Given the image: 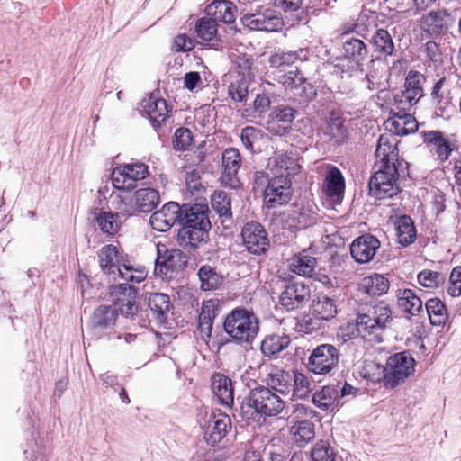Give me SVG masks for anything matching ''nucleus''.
Instances as JSON below:
<instances>
[{
  "instance_id": "1",
  "label": "nucleus",
  "mask_w": 461,
  "mask_h": 461,
  "mask_svg": "<svg viewBox=\"0 0 461 461\" xmlns=\"http://www.w3.org/2000/svg\"><path fill=\"white\" fill-rule=\"evenodd\" d=\"M111 296L113 305L97 307L90 319V329L93 335L100 338L101 332L115 324L117 312L125 317H132L138 312L136 303L137 289L129 284L112 286Z\"/></svg>"
},
{
  "instance_id": "2",
  "label": "nucleus",
  "mask_w": 461,
  "mask_h": 461,
  "mask_svg": "<svg viewBox=\"0 0 461 461\" xmlns=\"http://www.w3.org/2000/svg\"><path fill=\"white\" fill-rule=\"evenodd\" d=\"M285 407V401L267 386H258L250 391L247 402L241 406L243 417L258 424L267 418L277 417Z\"/></svg>"
},
{
  "instance_id": "3",
  "label": "nucleus",
  "mask_w": 461,
  "mask_h": 461,
  "mask_svg": "<svg viewBox=\"0 0 461 461\" xmlns=\"http://www.w3.org/2000/svg\"><path fill=\"white\" fill-rule=\"evenodd\" d=\"M393 320L390 306L385 302H379L371 305L366 312L357 316V331L365 339L380 343L384 340L385 330Z\"/></svg>"
},
{
  "instance_id": "4",
  "label": "nucleus",
  "mask_w": 461,
  "mask_h": 461,
  "mask_svg": "<svg viewBox=\"0 0 461 461\" xmlns=\"http://www.w3.org/2000/svg\"><path fill=\"white\" fill-rule=\"evenodd\" d=\"M224 330L239 344H249L259 330L256 315L244 308L232 310L224 321Z\"/></svg>"
},
{
  "instance_id": "5",
  "label": "nucleus",
  "mask_w": 461,
  "mask_h": 461,
  "mask_svg": "<svg viewBox=\"0 0 461 461\" xmlns=\"http://www.w3.org/2000/svg\"><path fill=\"white\" fill-rule=\"evenodd\" d=\"M398 166H379L369 180V194L376 199L391 198L400 191Z\"/></svg>"
},
{
  "instance_id": "6",
  "label": "nucleus",
  "mask_w": 461,
  "mask_h": 461,
  "mask_svg": "<svg viewBox=\"0 0 461 461\" xmlns=\"http://www.w3.org/2000/svg\"><path fill=\"white\" fill-rule=\"evenodd\" d=\"M415 372V360L408 351L395 353L386 361L385 387L393 389L412 375Z\"/></svg>"
},
{
  "instance_id": "7",
  "label": "nucleus",
  "mask_w": 461,
  "mask_h": 461,
  "mask_svg": "<svg viewBox=\"0 0 461 461\" xmlns=\"http://www.w3.org/2000/svg\"><path fill=\"white\" fill-rule=\"evenodd\" d=\"M149 176V167L144 163L136 162L115 167L112 173V183L114 188L131 192L137 187L139 181Z\"/></svg>"
},
{
  "instance_id": "8",
  "label": "nucleus",
  "mask_w": 461,
  "mask_h": 461,
  "mask_svg": "<svg viewBox=\"0 0 461 461\" xmlns=\"http://www.w3.org/2000/svg\"><path fill=\"white\" fill-rule=\"evenodd\" d=\"M339 351L332 344L316 347L308 358V369L317 375H326L338 366Z\"/></svg>"
},
{
  "instance_id": "9",
  "label": "nucleus",
  "mask_w": 461,
  "mask_h": 461,
  "mask_svg": "<svg viewBox=\"0 0 461 461\" xmlns=\"http://www.w3.org/2000/svg\"><path fill=\"white\" fill-rule=\"evenodd\" d=\"M185 264L183 253L179 249H168L165 244L157 245L155 272L162 278H171L177 269Z\"/></svg>"
},
{
  "instance_id": "10",
  "label": "nucleus",
  "mask_w": 461,
  "mask_h": 461,
  "mask_svg": "<svg viewBox=\"0 0 461 461\" xmlns=\"http://www.w3.org/2000/svg\"><path fill=\"white\" fill-rule=\"evenodd\" d=\"M244 26L255 31L277 32L284 26L283 18L274 9L266 8L241 17Z\"/></svg>"
},
{
  "instance_id": "11",
  "label": "nucleus",
  "mask_w": 461,
  "mask_h": 461,
  "mask_svg": "<svg viewBox=\"0 0 461 461\" xmlns=\"http://www.w3.org/2000/svg\"><path fill=\"white\" fill-rule=\"evenodd\" d=\"M422 75L418 72L410 71L404 83V90L394 95L396 108L400 111H406L416 104L423 96V88L420 85Z\"/></svg>"
},
{
  "instance_id": "12",
  "label": "nucleus",
  "mask_w": 461,
  "mask_h": 461,
  "mask_svg": "<svg viewBox=\"0 0 461 461\" xmlns=\"http://www.w3.org/2000/svg\"><path fill=\"white\" fill-rule=\"evenodd\" d=\"M243 244L247 250L255 255L265 253L269 248V240L264 227L255 221L248 222L241 230Z\"/></svg>"
},
{
  "instance_id": "13",
  "label": "nucleus",
  "mask_w": 461,
  "mask_h": 461,
  "mask_svg": "<svg viewBox=\"0 0 461 461\" xmlns=\"http://www.w3.org/2000/svg\"><path fill=\"white\" fill-rule=\"evenodd\" d=\"M291 179L273 177L264 190V201L268 208L287 203L291 197Z\"/></svg>"
},
{
  "instance_id": "14",
  "label": "nucleus",
  "mask_w": 461,
  "mask_h": 461,
  "mask_svg": "<svg viewBox=\"0 0 461 461\" xmlns=\"http://www.w3.org/2000/svg\"><path fill=\"white\" fill-rule=\"evenodd\" d=\"M449 28V14L446 10L430 11L422 16L420 29L422 37L438 39Z\"/></svg>"
},
{
  "instance_id": "15",
  "label": "nucleus",
  "mask_w": 461,
  "mask_h": 461,
  "mask_svg": "<svg viewBox=\"0 0 461 461\" xmlns=\"http://www.w3.org/2000/svg\"><path fill=\"white\" fill-rule=\"evenodd\" d=\"M311 297L310 287L303 282L287 285L279 297L280 303L288 311L303 307Z\"/></svg>"
},
{
  "instance_id": "16",
  "label": "nucleus",
  "mask_w": 461,
  "mask_h": 461,
  "mask_svg": "<svg viewBox=\"0 0 461 461\" xmlns=\"http://www.w3.org/2000/svg\"><path fill=\"white\" fill-rule=\"evenodd\" d=\"M230 428V418L227 414L212 413L203 427L204 439L207 444L214 446L226 437Z\"/></svg>"
},
{
  "instance_id": "17",
  "label": "nucleus",
  "mask_w": 461,
  "mask_h": 461,
  "mask_svg": "<svg viewBox=\"0 0 461 461\" xmlns=\"http://www.w3.org/2000/svg\"><path fill=\"white\" fill-rule=\"evenodd\" d=\"M268 166L274 177L285 176L288 179L298 175L302 168L298 163L297 156L292 152L275 153V155L269 158Z\"/></svg>"
},
{
  "instance_id": "18",
  "label": "nucleus",
  "mask_w": 461,
  "mask_h": 461,
  "mask_svg": "<svg viewBox=\"0 0 461 461\" xmlns=\"http://www.w3.org/2000/svg\"><path fill=\"white\" fill-rule=\"evenodd\" d=\"M181 214H183V207H180L177 203L170 202L151 214L149 223L158 231H167L176 222H180Z\"/></svg>"
},
{
  "instance_id": "19",
  "label": "nucleus",
  "mask_w": 461,
  "mask_h": 461,
  "mask_svg": "<svg viewBox=\"0 0 461 461\" xmlns=\"http://www.w3.org/2000/svg\"><path fill=\"white\" fill-rule=\"evenodd\" d=\"M397 140L391 133L382 134L378 140L375 150L376 165L389 166L402 165V161L398 159Z\"/></svg>"
},
{
  "instance_id": "20",
  "label": "nucleus",
  "mask_w": 461,
  "mask_h": 461,
  "mask_svg": "<svg viewBox=\"0 0 461 461\" xmlns=\"http://www.w3.org/2000/svg\"><path fill=\"white\" fill-rule=\"evenodd\" d=\"M140 111L148 116L154 128L160 126L168 117L166 101L155 94H151L140 102Z\"/></svg>"
},
{
  "instance_id": "21",
  "label": "nucleus",
  "mask_w": 461,
  "mask_h": 461,
  "mask_svg": "<svg viewBox=\"0 0 461 461\" xmlns=\"http://www.w3.org/2000/svg\"><path fill=\"white\" fill-rule=\"evenodd\" d=\"M379 248V240L371 234H366L352 242L350 253L357 262L363 264L371 261Z\"/></svg>"
},
{
  "instance_id": "22",
  "label": "nucleus",
  "mask_w": 461,
  "mask_h": 461,
  "mask_svg": "<svg viewBox=\"0 0 461 461\" xmlns=\"http://www.w3.org/2000/svg\"><path fill=\"white\" fill-rule=\"evenodd\" d=\"M119 249L113 245L104 246L98 252V261L101 269L107 275L112 276L116 280L118 273L121 271L122 262L126 259Z\"/></svg>"
},
{
  "instance_id": "23",
  "label": "nucleus",
  "mask_w": 461,
  "mask_h": 461,
  "mask_svg": "<svg viewBox=\"0 0 461 461\" xmlns=\"http://www.w3.org/2000/svg\"><path fill=\"white\" fill-rule=\"evenodd\" d=\"M277 80L285 88L294 90L295 95L303 96L305 99H311L316 95V91L312 86L306 81L298 69L290 70L278 76Z\"/></svg>"
},
{
  "instance_id": "24",
  "label": "nucleus",
  "mask_w": 461,
  "mask_h": 461,
  "mask_svg": "<svg viewBox=\"0 0 461 461\" xmlns=\"http://www.w3.org/2000/svg\"><path fill=\"white\" fill-rule=\"evenodd\" d=\"M221 163L223 172L221 177V183L230 187H236L239 180L236 177L241 165L240 154L236 148H229L222 153Z\"/></svg>"
},
{
  "instance_id": "25",
  "label": "nucleus",
  "mask_w": 461,
  "mask_h": 461,
  "mask_svg": "<svg viewBox=\"0 0 461 461\" xmlns=\"http://www.w3.org/2000/svg\"><path fill=\"white\" fill-rule=\"evenodd\" d=\"M206 16L224 23H231L236 19L237 7L229 0H213L205 7Z\"/></svg>"
},
{
  "instance_id": "26",
  "label": "nucleus",
  "mask_w": 461,
  "mask_h": 461,
  "mask_svg": "<svg viewBox=\"0 0 461 461\" xmlns=\"http://www.w3.org/2000/svg\"><path fill=\"white\" fill-rule=\"evenodd\" d=\"M424 143L428 146L429 151L437 156V159L440 162L446 161L452 152L449 141L438 131L425 132Z\"/></svg>"
},
{
  "instance_id": "27",
  "label": "nucleus",
  "mask_w": 461,
  "mask_h": 461,
  "mask_svg": "<svg viewBox=\"0 0 461 461\" xmlns=\"http://www.w3.org/2000/svg\"><path fill=\"white\" fill-rule=\"evenodd\" d=\"M180 223L182 226L211 227V222L208 217V207L201 204H194L189 207L184 205Z\"/></svg>"
},
{
  "instance_id": "28",
  "label": "nucleus",
  "mask_w": 461,
  "mask_h": 461,
  "mask_svg": "<svg viewBox=\"0 0 461 461\" xmlns=\"http://www.w3.org/2000/svg\"><path fill=\"white\" fill-rule=\"evenodd\" d=\"M149 308L152 318L157 324H165L167 321L168 313L171 309L169 297L166 294L155 293L149 295L148 300Z\"/></svg>"
},
{
  "instance_id": "29",
  "label": "nucleus",
  "mask_w": 461,
  "mask_h": 461,
  "mask_svg": "<svg viewBox=\"0 0 461 461\" xmlns=\"http://www.w3.org/2000/svg\"><path fill=\"white\" fill-rule=\"evenodd\" d=\"M387 126L391 131V134L395 135H407L413 133L418 130V122L416 119L410 113H393V115L388 119Z\"/></svg>"
},
{
  "instance_id": "30",
  "label": "nucleus",
  "mask_w": 461,
  "mask_h": 461,
  "mask_svg": "<svg viewBox=\"0 0 461 461\" xmlns=\"http://www.w3.org/2000/svg\"><path fill=\"white\" fill-rule=\"evenodd\" d=\"M212 390L221 404L226 406L233 404V387L228 376L219 373L214 374L212 376Z\"/></svg>"
},
{
  "instance_id": "31",
  "label": "nucleus",
  "mask_w": 461,
  "mask_h": 461,
  "mask_svg": "<svg viewBox=\"0 0 461 461\" xmlns=\"http://www.w3.org/2000/svg\"><path fill=\"white\" fill-rule=\"evenodd\" d=\"M344 189L345 182L341 172L335 167H331L325 177L323 186L326 195L333 201H339L342 197Z\"/></svg>"
},
{
  "instance_id": "32",
  "label": "nucleus",
  "mask_w": 461,
  "mask_h": 461,
  "mask_svg": "<svg viewBox=\"0 0 461 461\" xmlns=\"http://www.w3.org/2000/svg\"><path fill=\"white\" fill-rule=\"evenodd\" d=\"M292 375L288 371L276 370L269 373L267 378V387L273 390L277 394L287 396L292 390Z\"/></svg>"
},
{
  "instance_id": "33",
  "label": "nucleus",
  "mask_w": 461,
  "mask_h": 461,
  "mask_svg": "<svg viewBox=\"0 0 461 461\" xmlns=\"http://www.w3.org/2000/svg\"><path fill=\"white\" fill-rule=\"evenodd\" d=\"M211 227H190L182 226L178 231V240L181 244L190 247H197L200 243L205 242Z\"/></svg>"
},
{
  "instance_id": "34",
  "label": "nucleus",
  "mask_w": 461,
  "mask_h": 461,
  "mask_svg": "<svg viewBox=\"0 0 461 461\" xmlns=\"http://www.w3.org/2000/svg\"><path fill=\"white\" fill-rule=\"evenodd\" d=\"M134 206L141 212H151L159 203V194L152 188L139 189L132 195Z\"/></svg>"
},
{
  "instance_id": "35",
  "label": "nucleus",
  "mask_w": 461,
  "mask_h": 461,
  "mask_svg": "<svg viewBox=\"0 0 461 461\" xmlns=\"http://www.w3.org/2000/svg\"><path fill=\"white\" fill-rule=\"evenodd\" d=\"M117 276L127 283L139 284L148 276L146 267L133 264L128 258L122 261Z\"/></svg>"
},
{
  "instance_id": "36",
  "label": "nucleus",
  "mask_w": 461,
  "mask_h": 461,
  "mask_svg": "<svg viewBox=\"0 0 461 461\" xmlns=\"http://www.w3.org/2000/svg\"><path fill=\"white\" fill-rule=\"evenodd\" d=\"M374 51L383 56H391L394 51V43L388 31L377 29L370 40Z\"/></svg>"
},
{
  "instance_id": "37",
  "label": "nucleus",
  "mask_w": 461,
  "mask_h": 461,
  "mask_svg": "<svg viewBox=\"0 0 461 461\" xmlns=\"http://www.w3.org/2000/svg\"><path fill=\"white\" fill-rule=\"evenodd\" d=\"M396 296L398 306L403 312L411 313V315H417L422 311V301L412 290H398Z\"/></svg>"
},
{
  "instance_id": "38",
  "label": "nucleus",
  "mask_w": 461,
  "mask_h": 461,
  "mask_svg": "<svg viewBox=\"0 0 461 461\" xmlns=\"http://www.w3.org/2000/svg\"><path fill=\"white\" fill-rule=\"evenodd\" d=\"M396 235L398 242L407 247L416 239V229L410 216L403 215L397 219L395 222Z\"/></svg>"
},
{
  "instance_id": "39",
  "label": "nucleus",
  "mask_w": 461,
  "mask_h": 461,
  "mask_svg": "<svg viewBox=\"0 0 461 461\" xmlns=\"http://www.w3.org/2000/svg\"><path fill=\"white\" fill-rule=\"evenodd\" d=\"M339 397V390L335 386H324L312 395V402L321 410L332 411Z\"/></svg>"
},
{
  "instance_id": "40",
  "label": "nucleus",
  "mask_w": 461,
  "mask_h": 461,
  "mask_svg": "<svg viewBox=\"0 0 461 461\" xmlns=\"http://www.w3.org/2000/svg\"><path fill=\"white\" fill-rule=\"evenodd\" d=\"M317 265L315 258L302 253L290 259L289 270L302 276H311Z\"/></svg>"
},
{
  "instance_id": "41",
  "label": "nucleus",
  "mask_w": 461,
  "mask_h": 461,
  "mask_svg": "<svg viewBox=\"0 0 461 461\" xmlns=\"http://www.w3.org/2000/svg\"><path fill=\"white\" fill-rule=\"evenodd\" d=\"M388 288L389 281L378 274L366 276L360 283V290L371 296L385 294Z\"/></svg>"
},
{
  "instance_id": "42",
  "label": "nucleus",
  "mask_w": 461,
  "mask_h": 461,
  "mask_svg": "<svg viewBox=\"0 0 461 461\" xmlns=\"http://www.w3.org/2000/svg\"><path fill=\"white\" fill-rule=\"evenodd\" d=\"M326 131V133L338 143L343 142L347 138V129L339 111L330 112Z\"/></svg>"
},
{
  "instance_id": "43",
  "label": "nucleus",
  "mask_w": 461,
  "mask_h": 461,
  "mask_svg": "<svg viewBox=\"0 0 461 461\" xmlns=\"http://www.w3.org/2000/svg\"><path fill=\"white\" fill-rule=\"evenodd\" d=\"M312 307L314 315L326 321L333 319L338 312L335 301L321 294L313 300Z\"/></svg>"
},
{
  "instance_id": "44",
  "label": "nucleus",
  "mask_w": 461,
  "mask_h": 461,
  "mask_svg": "<svg viewBox=\"0 0 461 461\" xmlns=\"http://www.w3.org/2000/svg\"><path fill=\"white\" fill-rule=\"evenodd\" d=\"M294 439L299 447H304L315 436L314 424L307 420L297 421L291 428Z\"/></svg>"
},
{
  "instance_id": "45",
  "label": "nucleus",
  "mask_w": 461,
  "mask_h": 461,
  "mask_svg": "<svg viewBox=\"0 0 461 461\" xmlns=\"http://www.w3.org/2000/svg\"><path fill=\"white\" fill-rule=\"evenodd\" d=\"M290 344V339L285 335L272 334L261 343V351L267 357H273L283 351Z\"/></svg>"
},
{
  "instance_id": "46",
  "label": "nucleus",
  "mask_w": 461,
  "mask_h": 461,
  "mask_svg": "<svg viewBox=\"0 0 461 461\" xmlns=\"http://www.w3.org/2000/svg\"><path fill=\"white\" fill-rule=\"evenodd\" d=\"M211 203L212 209L222 219V223L231 219V202L227 193L223 191L214 192Z\"/></svg>"
},
{
  "instance_id": "47",
  "label": "nucleus",
  "mask_w": 461,
  "mask_h": 461,
  "mask_svg": "<svg viewBox=\"0 0 461 461\" xmlns=\"http://www.w3.org/2000/svg\"><path fill=\"white\" fill-rule=\"evenodd\" d=\"M312 461H340L336 449L327 440H319L312 447Z\"/></svg>"
},
{
  "instance_id": "48",
  "label": "nucleus",
  "mask_w": 461,
  "mask_h": 461,
  "mask_svg": "<svg viewBox=\"0 0 461 461\" xmlns=\"http://www.w3.org/2000/svg\"><path fill=\"white\" fill-rule=\"evenodd\" d=\"M430 323L435 326L442 325L447 320V310L438 298L429 299L425 303Z\"/></svg>"
},
{
  "instance_id": "49",
  "label": "nucleus",
  "mask_w": 461,
  "mask_h": 461,
  "mask_svg": "<svg viewBox=\"0 0 461 461\" xmlns=\"http://www.w3.org/2000/svg\"><path fill=\"white\" fill-rule=\"evenodd\" d=\"M359 374L363 378L372 383L383 381L385 385L386 366H384L372 360H364Z\"/></svg>"
},
{
  "instance_id": "50",
  "label": "nucleus",
  "mask_w": 461,
  "mask_h": 461,
  "mask_svg": "<svg viewBox=\"0 0 461 461\" xmlns=\"http://www.w3.org/2000/svg\"><path fill=\"white\" fill-rule=\"evenodd\" d=\"M217 27L218 24L213 19L204 16L196 21L194 31L197 38L203 41H211L218 37Z\"/></svg>"
},
{
  "instance_id": "51",
  "label": "nucleus",
  "mask_w": 461,
  "mask_h": 461,
  "mask_svg": "<svg viewBox=\"0 0 461 461\" xmlns=\"http://www.w3.org/2000/svg\"><path fill=\"white\" fill-rule=\"evenodd\" d=\"M100 230L108 235H114L120 229L122 220L112 212L101 211L95 218Z\"/></svg>"
},
{
  "instance_id": "52",
  "label": "nucleus",
  "mask_w": 461,
  "mask_h": 461,
  "mask_svg": "<svg viewBox=\"0 0 461 461\" xmlns=\"http://www.w3.org/2000/svg\"><path fill=\"white\" fill-rule=\"evenodd\" d=\"M229 57L234 68L237 69L238 74L244 78H249L252 66L250 56L240 51L238 49H231Z\"/></svg>"
},
{
  "instance_id": "53",
  "label": "nucleus",
  "mask_w": 461,
  "mask_h": 461,
  "mask_svg": "<svg viewBox=\"0 0 461 461\" xmlns=\"http://www.w3.org/2000/svg\"><path fill=\"white\" fill-rule=\"evenodd\" d=\"M111 204L120 219H126L137 212L132 196L112 195Z\"/></svg>"
},
{
  "instance_id": "54",
  "label": "nucleus",
  "mask_w": 461,
  "mask_h": 461,
  "mask_svg": "<svg viewBox=\"0 0 461 461\" xmlns=\"http://www.w3.org/2000/svg\"><path fill=\"white\" fill-rule=\"evenodd\" d=\"M292 377L291 399L296 400L307 397L311 392V383L308 377L297 371L293 372Z\"/></svg>"
},
{
  "instance_id": "55",
  "label": "nucleus",
  "mask_w": 461,
  "mask_h": 461,
  "mask_svg": "<svg viewBox=\"0 0 461 461\" xmlns=\"http://www.w3.org/2000/svg\"><path fill=\"white\" fill-rule=\"evenodd\" d=\"M343 50L346 56L356 61L363 60L367 55V47L361 40L350 38L343 43Z\"/></svg>"
},
{
  "instance_id": "56",
  "label": "nucleus",
  "mask_w": 461,
  "mask_h": 461,
  "mask_svg": "<svg viewBox=\"0 0 461 461\" xmlns=\"http://www.w3.org/2000/svg\"><path fill=\"white\" fill-rule=\"evenodd\" d=\"M198 276L203 291L214 290L221 283V277L210 266H203L198 271Z\"/></svg>"
},
{
  "instance_id": "57",
  "label": "nucleus",
  "mask_w": 461,
  "mask_h": 461,
  "mask_svg": "<svg viewBox=\"0 0 461 461\" xmlns=\"http://www.w3.org/2000/svg\"><path fill=\"white\" fill-rule=\"evenodd\" d=\"M292 221L296 223L298 229H305L315 224L318 221V215L312 208L302 207L294 211L291 217Z\"/></svg>"
},
{
  "instance_id": "58",
  "label": "nucleus",
  "mask_w": 461,
  "mask_h": 461,
  "mask_svg": "<svg viewBox=\"0 0 461 461\" xmlns=\"http://www.w3.org/2000/svg\"><path fill=\"white\" fill-rule=\"evenodd\" d=\"M298 59L299 52L297 51H278L269 57L268 62L272 68L283 69Z\"/></svg>"
},
{
  "instance_id": "59",
  "label": "nucleus",
  "mask_w": 461,
  "mask_h": 461,
  "mask_svg": "<svg viewBox=\"0 0 461 461\" xmlns=\"http://www.w3.org/2000/svg\"><path fill=\"white\" fill-rule=\"evenodd\" d=\"M417 280L424 287L436 288L443 283L444 277L439 272L425 269L418 274Z\"/></svg>"
},
{
  "instance_id": "60",
  "label": "nucleus",
  "mask_w": 461,
  "mask_h": 461,
  "mask_svg": "<svg viewBox=\"0 0 461 461\" xmlns=\"http://www.w3.org/2000/svg\"><path fill=\"white\" fill-rule=\"evenodd\" d=\"M192 132L187 128H179L176 131L173 139V147L176 150H186L192 145Z\"/></svg>"
},
{
  "instance_id": "61",
  "label": "nucleus",
  "mask_w": 461,
  "mask_h": 461,
  "mask_svg": "<svg viewBox=\"0 0 461 461\" xmlns=\"http://www.w3.org/2000/svg\"><path fill=\"white\" fill-rule=\"evenodd\" d=\"M295 110L289 106H280L276 108L270 114L273 122L290 124L295 117Z\"/></svg>"
},
{
  "instance_id": "62",
  "label": "nucleus",
  "mask_w": 461,
  "mask_h": 461,
  "mask_svg": "<svg viewBox=\"0 0 461 461\" xmlns=\"http://www.w3.org/2000/svg\"><path fill=\"white\" fill-rule=\"evenodd\" d=\"M262 138V131L253 126H247L242 129L240 140L245 148L252 150L254 144Z\"/></svg>"
},
{
  "instance_id": "63",
  "label": "nucleus",
  "mask_w": 461,
  "mask_h": 461,
  "mask_svg": "<svg viewBox=\"0 0 461 461\" xmlns=\"http://www.w3.org/2000/svg\"><path fill=\"white\" fill-rule=\"evenodd\" d=\"M249 94L247 78L242 77L241 80L233 82L229 86V95L232 100L243 102Z\"/></svg>"
},
{
  "instance_id": "64",
  "label": "nucleus",
  "mask_w": 461,
  "mask_h": 461,
  "mask_svg": "<svg viewBox=\"0 0 461 461\" xmlns=\"http://www.w3.org/2000/svg\"><path fill=\"white\" fill-rule=\"evenodd\" d=\"M447 291L452 297L461 295V266H456L452 269L449 276V285Z\"/></svg>"
}]
</instances>
